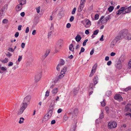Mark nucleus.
<instances>
[{
    "mask_svg": "<svg viewBox=\"0 0 131 131\" xmlns=\"http://www.w3.org/2000/svg\"><path fill=\"white\" fill-rule=\"evenodd\" d=\"M22 59V56H19L18 61L19 62H20Z\"/></svg>",
    "mask_w": 131,
    "mask_h": 131,
    "instance_id": "54",
    "label": "nucleus"
},
{
    "mask_svg": "<svg viewBox=\"0 0 131 131\" xmlns=\"http://www.w3.org/2000/svg\"><path fill=\"white\" fill-rule=\"evenodd\" d=\"M94 85L96 84L98 82V78L97 76H95L93 79Z\"/></svg>",
    "mask_w": 131,
    "mask_h": 131,
    "instance_id": "13",
    "label": "nucleus"
},
{
    "mask_svg": "<svg viewBox=\"0 0 131 131\" xmlns=\"http://www.w3.org/2000/svg\"><path fill=\"white\" fill-rule=\"evenodd\" d=\"M128 66L129 67H131V59L129 61L128 63Z\"/></svg>",
    "mask_w": 131,
    "mask_h": 131,
    "instance_id": "64",
    "label": "nucleus"
},
{
    "mask_svg": "<svg viewBox=\"0 0 131 131\" xmlns=\"http://www.w3.org/2000/svg\"><path fill=\"white\" fill-rule=\"evenodd\" d=\"M62 110L61 108H59L58 109L57 111V113H60L62 111Z\"/></svg>",
    "mask_w": 131,
    "mask_h": 131,
    "instance_id": "63",
    "label": "nucleus"
},
{
    "mask_svg": "<svg viewBox=\"0 0 131 131\" xmlns=\"http://www.w3.org/2000/svg\"><path fill=\"white\" fill-rule=\"evenodd\" d=\"M71 25L70 23H68L66 25V27L67 28H69L71 27Z\"/></svg>",
    "mask_w": 131,
    "mask_h": 131,
    "instance_id": "61",
    "label": "nucleus"
},
{
    "mask_svg": "<svg viewBox=\"0 0 131 131\" xmlns=\"http://www.w3.org/2000/svg\"><path fill=\"white\" fill-rule=\"evenodd\" d=\"M31 99V97L30 95H28L26 96L24 99V102L26 103H29Z\"/></svg>",
    "mask_w": 131,
    "mask_h": 131,
    "instance_id": "8",
    "label": "nucleus"
},
{
    "mask_svg": "<svg viewBox=\"0 0 131 131\" xmlns=\"http://www.w3.org/2000/svg\"><path fill=\"white\" fill-rule=\"evenodd\" d=\"M78 112V109L77 108H75L73 109V108L71 109L70 110L69 113L72 114V116H76Z\"/></svg>",
    "mask_w": 131,
    "mask_h": 131,
    "instance_id": "2",
    "label": "nucleus"
},
{
    "mask_svg": "<svg viewBox=\"0 0 131 131\" xmlns=\"http://www.w3.org/2000/svg\"><path fill=\"white\" fill-rule=\"evenodd\" d=\"M112 94V91H108L106 93V95L108 96H109L111 95Z\"/></svg>",
    "mask_w": 131,
    "mask_h": 131,
    "instance_id": "29",
    "label": "nucleus"
},
{
    "mask_svg": "<svg viewBox=\"0 0 131 131\" xmlns=\"http://www.w3.org/2000/svg\"><path fill=\"white\" fill-rule=\"evenodd\" d=\"M63 119L65 121H66L68 119V117L66 114H65L64 115L63 117Z\"/></svg>",
    "mask_w": 131,
    "mask_h": 131,
    "instance_id": "52",
    "label": "nucleus"
},
{
    "mask_svg": "<svg viewBox=\"0 0 131 131\" xmlns=\"http://www.w3.org/2000/svg\"><path fill=\"white\" fill-rule=\"evenodd\" d=\"M65 63V62L64 60L63 59H61L60 62L59 64H60V65H61V66H62V65H63Z\"/></svg>",
    "mask_w": 131,
    "mask_h": 131,
    "instance_id": "32",
    "label": "nucleus"
},
{
    "mask_svg": "<svg viewBox=\"0 0 131 131\" xmlns=\"http://www.w3.org/2000/svg\"><path fill=\"white\" fill-rule=\"evenodd\" d=\"M13 63L11 62H9L8 64V66L9 67L13 65Z\"/></svg>",
    "mask_w": 131,
    "mask_h": 131,
    "instance_id": "58",
    "label": "nucleus"
},
{
    "mask_svg": "<svg viewBox=\"0 0 131 131\" xmlns=\"http://www.w3.org/2000/svg\"><path fill=\"white\" fill-rule=\"evenodd\" d=\"M25 43L23 42L22 43L21 45V47L22 48H24L25 47Z\"/></svg>",
    "mask_w": 131,
    "mask_h": 131,
    "instance_id": "55",
    "label": "nucleus"
},
{
    "mask_svg": "<svg viewBox=\"0 0 131 131\" xmlns=\"http://www.w3.org/2000/svg\"><path fill=\"white\" fill-rule=\"evenodd\" d=\"M124 8H123V7H121L120 9L116 12V14L119 15L121 14L122 13L123 14V12H124Z\"/></svg>",
    "mask_w": 131,
    "mask_h": 131,
    "instance_id": "11",
    "label": "nucleus"
},
{
    "mask_svg": "<svg viewBox=\"0 0 131 131\" xmlns=\"http://www.w3.org/2000/svg\"><path fill=\"white\" fill-rule=\"evenodd\" d=\"M18 2L19 4L22 5L26 4V0H19Z\"/></svg>",
    "mask_w": 131,
    "mask_h": 131,
    "instance_id": "19",
    "label": "nucleus"
},
{
    "mask_svg": "<svg viewBox=\"0 0 131 131\" xmlns=\"http://www.w3.org/2000/svg\"><path fill=\"white\" fill-rule=\"evenodd\" d=\"M64 75L65 74H64L63 73H62V72H60V75L58 76V78L61 79L62 78Z\"/></svg>",
    "mask_w": 131,
    "mask_h": 131,
    "instance_id": "27",
    "label": "nucleus"
},
{
    "mask_svg": "<svg viewBox=\"0 0 131 131\" xmlns=\"http://www.w3.org/2000/svg\"><path fill=\"white\" fill-rule=\"evenodd\" d=\"M99 15L97 14H96L95 16V20H97L99 19Z\"/></svg>",
    "mask_w": 131,
    "mask_h": 131,
    "instance_id": "47",
    "label": "nucleus"
},
{
    "mask_svg": "<svg viewBox=\"0 0 131 131\" xmlns=\"http://www.w3.org/2000/svg\"><path fill=\"white\" fill-rule=\"evenodd\" d=\"M25 109L21 107L18 113V114H22Z\"/></svg>",
    "mask_w": 131,
    "mask_h": 131,
    "instance_id": "26",
    "label": "nucleus"
},
{
    "mask_svg": "<svg viewBox=\"0 0 131 131\" xmlns=\"http://www.w3.org/2000/svg\"><path fill=\"white\" fill-rule=\"evenodd\" d=\"M104 17V16H101V17L99 19L98 22H100L101 21H102V19H103Z\"/></svg>",
    "mask_w": 131,
    "mask_h": 131,
    "instance_id": "57",
    "label": "nucleus"
},
{
    "mask_svg": "<svg viewBox=\"0 0 131 131\" xmlns=\"http://www.w3.org/2000/svg\"><path fill=\"white\" fill-rule=\"evenodd\" d=\"M69 49L70 50L72 51H73L74 50V48L73 47V45L72 44L70 45L69 46Z\"/></svg>",
    "mask_w": 131,
    "mask_h": 131,
    "instance_id": "25",
    "label": "nucleus"
},
{
    "mask_svg": "<svg viewBox=\"0 0 131 131\" xmlns=\"http://www.w3.org/2000/svg\"><path fill=\"white\" fill-rule=\"evenodd\" d=\"M85 24L83 23L82 24L84 25V26L86 28H88L90 27L91 25V23L90 21L88 19H87L85 21Z\"/></svg>",
    "mask_w": 131,
    "mask_h": 131,
    "instance_id": "6",
    "label": "nucleus"
},
{
    "mask_svg": "<svg viewBox=\"0 0 131 131\" xmlns=\"http://www.w3.org/2000/svg\"><path fill=\"white\" fill-rule=\"evenodd\" d=\"M117 125L115 121L110 122L108 125V127L110 129L116 128Z\"/></svg>",
    "mask_w": 131,
    "mask_h": 131,
    "instance_id": "3",
    "label": "nucleus"
},
{
    "mask_svg": "<svg viewBox=\"0 0 131 131\" xmlns=\"http://www.w3.org/2000/svg\"><path fill=\"white\" fill-rule=\"evenodd\" d=\"M123 8H124L123 9L124 10V12H123V14L129 13L131 11V6L127 7H123Z\"/></svg>",
    "mask_w": 131,
    "mask_h": 131,
    "instance_id": "5",
    "label": "nucleus"
},
{
    "mask_svg": "<svg viewBox=\"0 0 131 131\" xmlns=\"http://www.w3.org/2000/svg\"><path fill=\"white\" fill-rule=\"evenodd\" d=\"M84 6L83 5H81V4H80L78 8V11L79 12H80L82 11L83 9Z\"/></svg>",
    "mask_w": 131,
    "mask_h": 131,
    "instance_id": "18",
    "label": "nucleus"
},
{
    "mask_svg": "<svg viewBox=\"0 0 131 131\" xmlns=\"http://www.w3.org/2000/svg\"><path fill=\"white\" fill-rule=\"evenodd\" d=\"M24 120V118L23 117H20V120L19 123L20 124H21L24 122L23 121Z\"/></svg>",
    "mask_w": 131,
    "mask_h": 131,
    "instance_id": "37",
    "label": "nucleus"
},
{
    "mask_svg": "<svg viewBox=\"0 0 131 131\" xmlns=\"http://www.w3.org/2000/svg\"><path fill=\"white\" fill-rule=\"evenodd\" d=\"M78 89H73V92L75 95H76L78 93Z\"/></svg>",
    "mask_w": 131,
    "mask_h": 131,
    "instance_id": "38",
    "label": "nucleus"
},
{
    "mask_svg": "<svg viewBox=\"0 0 131 131\" xmlns=\"http://www.w3.org/2000/svg\"><path fill=\"white\" fill-rule=\"evenodd\" d=\"M104 99L103 101L101 102V105L102 106H104L105 105V103L104 101Z\"/></svg>",
    "mask_w": 131,
    "mask_h": 131,
    "instance_id": "40",
    "label": "nucleus"
},
{
    "mask_svg": "<svg viewBox=\"0 0 131 131\" xmlns=\"http://www.w3.org/2000/svg\"><path fill=\"white\" fill-rule=\"evenodd\" d=\"M114 97L115 99L119 101H122L123 99L121 95L119 94L116 95Z\"/></svg>",
    "mask_w": 131,
    "mask_h": 131,
    "instance_id": "7",
    "label": "nucleus"
},
{
    "mask_svg": "<svg viewBox=\"0 0 131 131\" xmlns=\"http://www.w3.org/2000/svg\"><path fill=\"white\" fill-rule=\"evenodd\" d=\"M76 8L75 7H74L72 11V12L71 14L72 15H73L75 14L76 10Z\"/></svg>",
    "mask_w": 131,
    "mask_h": 131,
    "instance_id": "45",
    "label": "nucleus"
},
{
    "mask_svg": "<svg viewBox=\"0 0 131 131\" xmlns=\"http://www.w3.org/2000/svg\"><path fill=\"white\" fill-rule=\"evenodd\" d=\"M88 41V39H86L85 40L83 43V45L85 46L86 45V43Z\"/></svg>",
    "mask_w": 131,
    "mask_h": 131,
    "instance_id": "49",
    "label": "nucleus"
},
{
    "mask_svg": "<svg viewBox=\"0 0 131 131\" xmlns=\"http://www.w3.org/2000/svg\"><path fill=\"white\" fill-rule=\"evenodd\" d=\"M41 77V74L40 73H39L38 75L35 76V81L36 82H37L40 80Z\"/></svg>",
    "mask_w": 131,
    "mask_h": 131,
    "instance_id": "9",
    "label": "nucleus"
},
{
    "mask_svg": "<svg viewBox=\"0 0 131 131\" xmlns=\"http://www.w3.org/2000/svg\"><path fill=\"white\" fill-rule=\"evenodd\" d=\"M49 91L47 90L46 92V94L45 95V96L46 97H48L49 95Z\"/></svg>",
    "mask_w": 131,
    "mask_h": 131,
    "instance_id": "50",
    "label": "nucleus"
},
{
    "mask_svg": "<svg viewBox=\"0 0 131 131\" xmlns=\"http://www.w3.org/2000/svg\"><path fill=\"white\" fill-rule=\"evenodd\" d=\"M94 49H93L92 50L90 51V55H92L94 53Z\"/></svg>",
    "mask_w": 131,
    "mask_h": 131,
    "instance_id": "60",
    "label": "nucleus"
},
{
    "mask_svg": "<svg viewBox=\"0 0 131 131\" xmlns=\"http://www.w3.org/2000/svg\"><path fill=\"white\" fill-rule=\"evenodd\" d=\"M67 67H64L61 70V72H62V73H63V74H65V73L67 71Z\"/></svg>",
    "mask_w": 131,
    "mask_h": 131,
    "instance_id": "24",
    "label": "nucleus"
},
{
    "mask_svg": "<svg viewBox=\"0 0 131 131\" xmlns=\"http://www.w3.org/2000/svg\"><path fill=\"white\" fill-rule=\"evenodd\" d=\"M50 50H47L45 54L43 56V57L44 58H46L49 54V53H50Z\"/></svg>",
    "mask_w": 131,
    "mask_h": 131,
    "instance_id": "23",
    "label": "nucleus"
},
{
    "mask_svg": "<svg viewBox=\"0 0 131 131\" xmlns=\"http://www.w3.org/2000/svg\"><path fill=\"white\" fill-rule=\"evenodd\" d=\"M7 5L6 4L2 8V10L0 11L3 12H5L7 9Z\"/></svg>",
    "mask_w": 131,
    "mask_h": 131,
    "instance_id": "15",
    "label": "nucleus"
},
{
    "mask_svg": "<svg viewBox=\"0 0 131 131\" xmlns=\"http://www.w3.org/2000/svg\"><path fill=\"white\" fill-rule=\"evenodd\" d=\"M52 112L53 111L52 110H49L48 113L46 114L45 116L43 121H48L51 116Z\"/></svg>",
    "mask_w": 131,
    "mask_h": 131,
    "instance_id": "1",
    "label": "nucleus"
},
{
    "mask_svg": "<svg viewBox=\"0 0 131 131\" xmlns=\"http://www.w3.org/2000/svg\"><path fill=\"white\" fill-rule=\"evenodd\" d=\"M117 67L119 69H121L122 68V65L121 64H117Z\"/></svg>",
    "mask_w": 131,
    "mask_h": 131,
    "instance_id": "46",
    "label": "nucleus"
},
{
    "mask_svg": "<svg viewBox=\"0 0 131 131\" xmlns=\"http://www.w3.org/2000/svg\"><path fill=\"white\" fill-rule=\"evenodd\" d=\"M81 39L82 38L79 35H77L75 37V40L78 42H79Z\"/></svg>",
    "mask_w": 131,
    "mask_h": 131,
    "instance_id": "17",
    "label": "nucleus"
},
{
    "mask_svg": "<svg viewBox=\"0 0 131 131\" xmlns=\"http://www.w3.org/2000/svg\"><path fill=\"white\" fill-rule=\"evenodd\" d=\"M126 38V39L128 40H131V34H128Z\"/></svg>",
    "mask_w": 131,
    "mask_h": 131,
    "instance_id": "34",
    "label": "nucleus"
},
{
    "mask_svg": "<svg viewBox=\"0 0 131 131\" xmlns=\"http://www.w3.org/2000/svg\"><path fill=\"white\" fill-rule=\"evenodd\" d=\"M29 28L28 27H27L25 30V33H27L29 32Z\"/></svg>",
    "mask_w": 131,
    "mask_h": 131,
    "instance_id": "56",
    "label": "nucleus"
},
{
    "mask_svg": "<svg viewBox=\"0 0 131 131\" xmlns=\"http://www.w3.org/2000/svg\"><path fill=\"white\" fill-rule=\"evenodd\" d=\"M27 103L24 102L23 103L22 106L21 107L25 109L27 107Z\"/></svg>",
    "mask_w": 131,
    "mask_h": 131,
    "instance_id": "28",
    "label": "nucleus"
},
{
    "mask_svg": "<svg viewBox=\"0 0 131 131\" xmlns=\"http://www.w3.org/2000/svg\"><path fill=\"white\" fill-rule=\"evenodd\" d=\"M110 18L109 16H108L106 17L102 20V23H105L108 21Z\"/></svg>",
    "mask_w": 131,
    "mask_h": 131,
    "instance_id": "14",
    "label": "nucleus"
},
{
    "mask_svg": "<svg viewBox=\"0 0 131 131\" xmlns=\"http://www.w3.org/2000/svg\"><path fill=\"white\" fill-rule=\"evenodd\" d=\"M40 6H39L37 8H36V11L38 13H39L40 12Z\"/></svg>",
    "mask_w": 131,
    "mask_h": 131,
    "instance_id": "51",
    "label": "nucleus"
},
{
    "mask_svg": "<svg viewBox=\"0 0 131 131\" xmlns=\"http://www.w3.org/2000/svg\"><path fill=\"white\" fill-rule=\"evenodd\" d=\"M58 88H55L51 90V93L52 94L55 95L58 92Z\"/></svg>",
    "mask_w": 131,
    "mask_h": 131,
    "instance_id": "10",
    "label": "nucleus"
},
{
    "mask_svg": "<svg viewBox=\"0 0 131 131\" xmlns=\"http://www.w3.org/2000/svg\"><path fill=\"white\" fill-rule=\"evenodd\" d=\"M131 104H128L125 107V112H128L130 108L129 107V106H130Z\"/></svg>",
    "mask_w": 131,
    "mask_h": 131,
    "instance_id": "20",
    "label": "nucleus"
},
{
    "mask_svg": "<svg viewBox=\"0 0 131 131\" xmlns=\"http://www.w3.org/2000/svg\"><path fill=\"white\" fill-rule=\"evenodd\" d=\"M86 0H81L80 2V4L81 5H84V4Z\"/></svg>",
    "mask_w": 131,
    "mask_h": 131,
    "instance_id": "48",
    "label": "nucleus"
},
{
    "mask_svg": "<svg viewBox=\"0 0 131 131\" xmlns=\"http://www.w3.org/2000/svg\"><path fill=\"white\" fill-rule=\"evenodd\" d=\"M1 69L2 71H6L7 70V69L6 68H5L4 67H1Z\"/></svg>",
    "mask_w": 131,
    "mask_h": 131,
    "instance_id": "59",
    "label": "nucleus"
},
{
    "mask_svg": "<svg viewBox=\"0 0 131 131\" xmlns=\"http://www.w3.org/2000/svg\"><path fill=\"white\" fill-rule=\"evenodd\" d=\"M95 85L94 84H93L92 83H90V86H89V90L91 89V90H92L94 88H95Z\"/></svg>",
    "mask_w": 131,
    "mask_h": 131,
    "instance_id": "21",
    "label": "nucleus"
},
{
    "mask_svg": "<svg viewBox=\"0 0 131 131\" xmlns=\"http://www.w3.org/2000/svg\"><path fill=\"white\" fill-rule=\"evenodd\" d=\"M122 38H123L121 35L120 36H117L115 39L113 40H114V41H115V42H117L118 41Z\"/></svg>",
    "mask_w": 131,
    "mask_h": 131,
    "instance_id": "16",
    "label": "nucleus"
},
{
    "mask_svg": "<svg viewBox=\"0 0 131 131\" xmlns=\"http://www.w3.org/2000/svg\"><path fill=\"white\" fill-rule=\"evenodd\" d=\"M114 9V7L112 6H110L108 8V10L109 12H112Z\"/></svg>",
    "mask_w": 131,
    "mask_h": 131,
    "instance_id": "30",
    "label": "nucleus"
},
{
    "mask_svg": "<svg viewBox=\"0 0 131 131\" xmlns=\"http://www.w3.org/2000/svg\"><path fill=\"white\" fill-rule=\"evenodd\" d=\"M22 6L20 4L17 5L16 7V9L17 11H19L20 10L22 7Z\"/></svg>",
    "mask_w": 131,
    "mask_h": 131,
    "instance_id": "12",
    "label": "nucleus"
},
{
    "mask_svg": "<svg viewBox=\"0 0 131 131\" xmlns=\"http://www.w3.org/2000/svg\"><path fill=\"white\" fill-rule=\"evenodd\" d=\"M95 71L93 69H92V70L91 72L90 73L89 75V77H92L94 74L95 72Z\"/></svg>",
    "mask_w": 131,
    "mask_h": 131,
    "instance_id": "31",
    "label": "nucleus"
},
{
    "mask_svg": "<svg viewBox=\"0 0 131 131\" xmlns=\"http://www.w3.org/2000/svg\"><path fill=\"white\" fill-rule=\"evenodd\" d=\"M103 112L102 111L100 115V118L101 119H102L103 118Z\"/></svg>",
    "mask_w": 131,
    "mask_h": 131,
    "instance_id": "41",
    "label": "nucleus"
},
{
    "mask_svg": "<svg viewBox=\"0 0 131 131\" xmlns=\"http://www.w3.org/2000/svg\"><path fill=\"white\" fill-rule=\"evenodd\" d=\"M4 16V13L0 11V20L2 19Z\"/></svg>",
    "mask_w": 131,
    "mask_h": 131,
    "instance_id": "33",
    "label": "nucleus"
},
{
    "mask_svg": "<svg viewBox=\"0 0 131 131\" xmlns=\"http://www.w3.org/2000/svg\"><path fill=\"white\" fill-rule=\"evenodd\" d=\"M128 34V30L126 29H124L122 30L121 31V35L123 38H124Z\"/></svg>",
    "mask_w": 131,
    "mask_h": 131,
    "instance_id": "4",
    "label": "nucleus"
},
{
    "mask_svg": "<svg viewBox=\"0 0 131 131\" xmlns=\"http://www.w3.org/2000/svg\"><path fill=\"white\" fill-rule=\"evenodd\" d=\"M97 64H95L93 67L92 69H93V70L95 71V70L97 67Z\"/></svg>",
    "mask_w": 131,
    "mask_h": 131,
    "instance_id": "39",
    "label": "nucleus"
},
{
    "mask_svg": "<svg viewBox=\"0 0 131 131\" xmlns=\"http://www.w3.org/2000/svg\"><path fill=\"white\" fill-rule=\"evenodd\" d=\"M131 89V88L129 87H127L126 88L124 89H122V90L123 91H124L125 92H127L129 90H130Z\"/></svg>",
    "mask_w": 131,
    "mask_h": 131,
    "instance_id": "35",
    "label": "nucleus"
},
{
    "mask_svg": "<svg viewBox=\"0 0 131 131\" xmlns=\"http://www.w3.org/2000/svg\"><path fill=\"white\" fill-rule=\"evenodd\" d=\"M117 42L114 41V40H113L111 42L110 45V47L111 48H113L115 46Z\"/></svg>",
    "mask_w": 131,
    "mask_h": 131,
    "instance_id": "22",
    "label": "nucleus"
},
{
    "mask_svg": "<svg viewBox=\"0 0 131 131\" xmlns=\"http://www.w3.org/2000/svg\"><path fill=\"white\" fill-rule=\"evenodd\" d=\"M8 20L6 19H4L2 21V23L3 24H6L8 23Z\"/></svg>",
    "mask_w": 131,
    "mask_h": 131,
    "instance_id": "43",
    "label": "nucleus"
},
{
    "mask_svg": "<svg viewBox=\"0 0 131 131\" xmlns=\"http://www.w3.org/2000/svg\"><path fill=\"white\" fill-rule=\"evenodd\" d=\"M61 66L58 64L56 67V69L58 71H59L60 70V68Z\"/></svg>",
    "mask_w": 131,
    "mask_h": 131,
    "instance_id": "44",
    "label": "nucleus"
},
{
    "mask_svg": "<svg viewBox=\"0 0 131 131\" xmlns=\"http://www.w3.org/2000/svg\"><path fill=\"white\" fill-rule=\"evenodd\" d=\"M8 61V59L7 58H5L4 60H2V62L3 63H6Z\"/></svg>",
    "mask_w": 131,
    "mask_h": 131,
    "instance_id": "36",
    "label": "nucleus"
},
{
    "mask_svg": "<svg viewBox=\"0 0 131 131\" xmlns=\"http://www.w3.org/2000/svg\"><path fill=\"white\" fill-rule=\"evenodd\" d=\"M99 30L98 29H97L96 30L94 31V32L93 33V35H97V34H98V32H99Z\"/></svg>",
    "mask_w": 131,
    "mask_h": 131,
    "instance_id": "42",
    "label": "nucleus"
},
{
    "mask_svg": "<svg viewBox=\"0 0 131 131\" xmlns=\"http://www.w3.org/2000/svg\"><path fill=\"white\" fill-rule=\"evenodd\" d=\"M19 35V33L18 32H16L15 35V37H17Z\"/></svg>",
    "mask_w": 131,
    "mask_h": 131,
    "instance_id": "62",
    "label": "nucleus"
},
{
    "mask_svg": "<svg viewBox=\"0 0 131 131\" xmlns=\"http://www.w3.org/2000/svg\"><path fill=\"white\" fill-rule=\"evenodd\" d=\"M74 17L73 16H71L70 19V22H72L74 20Z\"/></svg>",
    "mask_w": 131,
    "mask_h": 131,
    "instance_id": "53",
    "label": "nucleus"
}]
</instances>
